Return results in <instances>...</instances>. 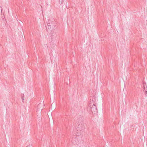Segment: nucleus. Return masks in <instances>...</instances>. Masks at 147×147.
Instances as JSON below:
<instances>
[{
	"label": "nucleus",
	"instance_id": "f03ea898",
	"mask_svg": "<svg viewBox=\"0 0 147 147\" xmlns=\"http://www.w3.org/2000/svg\"><path fill=\"white\" fill-rule=\"evenodd\" d=\"M56 25L55 23V22L49 20L48 21V29L50 30L51 31L54 29Z\"/></svg>",
	"mask_w": 147,
	"mask_h": 147
},
{
	"label": "nucleus",
	"instance_id": "20e7f679",
	"mask_svg": "<svg viewBox=\"0 0 147 147\" xmlns=\"http://www.w3.org/2000/svg\"><path fill=\"white\" fill-rule=\"evenodd\" d=\"M144 91L146 96H147V82H143Z\"/></svg>",
	"mask_w": 147,
	"mask_h": 147
},
{
	"label": "nucleus",
	"instance_id": "423d86ee",
	"mask_svg": "<svg viewBox=\"0 0 147 147\" xmlns=\"http://www.w3.org/2000/svg\"><path fill=\"white\" fill-rule=\"evenodd\" d=\"M63 0H59V3L61 4L63 2Z\"/></svg>",
	"mask_w": 147,
	"mask_h": 147
},
{
	"label": "nucleus",
	"instance_id": "f257e3e1",
	"mask_svg": "<svg viewBox=\"0 0 147 147\" xmlns=\"http://www.w3.org/2000/svg\"><path fill=\"white\" fill-rule=\"evenodd\" d=\"M89 109L90 111L93 114H95L98 113L96 106L93 100L90 101L89 104Z\"/></svg>",
	"mask_w": 147,
	"mask_h": 147
},
{
	"label": "nucleus",
	"instance_id": "7ed1b4c3",
	"mask_svg": "<svg viewBox=\"0 0 147 147\" xmlns=\"http://www.w3.org/2000/svg\"><path fill=\"white\" fill-rule=\"evenodd\" d=\"M44 106L45 105L42 103H40L38 105L36 112L39 116L41 115V111Z\"/></svg>",
	"mask_w": 147,
	"mask_h": 147
},
{
	"label": "nucleus",
	"instance_id": "39448f33",
	"mask_svg": "<svg viewBox=\"0 0 147 147\" xmlns=\"http://www.w3.org/2000/svg\"><path fill=\"white\" fill-rule=\"evenodd\" d=\"M78 132H77V136H80L82 134V132L81 131H80V132L79 131L78 129Z\"/></svg>",
	"mask_w": 147,
	"mask_h": 147
},
{
	"label": "nucleus",
	"instance_id": "0eeeda50",
	"mask_svg": "<svg viewBox=\"0 0 147 147\" xmlns=\"http://www.w3.org/2000/svg\"><path fill=\"white\" fill-rule=\"evenodd\" d=\"M29 147H32V145H29Z\"/></svg>",
	"mask_w": 147,
	"mask_h": 147
}]
</instances>
